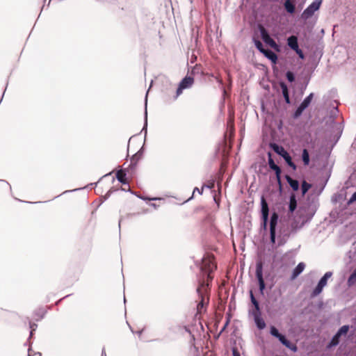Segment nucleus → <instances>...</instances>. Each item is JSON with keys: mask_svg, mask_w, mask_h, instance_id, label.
Here are the masks:
<instances>
[{"mask_svg": "<svg viewBox=\"0 0 356 356\" xmlns=\"http://www.w3.org/2000/svg\"><path fill=\"white\" fill-rule=\"evenodd\" d=\"M311 188L312 184L308 183L307 181L303 180L300 188L302 196H305Z\"/></svg>", "mask_w": 356, "mask_h": 356, "instance_id": "473e14b6", "label": "nucleus"}, {"mask_svg": "<svg viewBox=\"0 0 356 356\" xmlns=\"http://www.w3.org/2000/svg\"><path fill=\"white\" fill-rule=\"evenodd\" d=\"M143 332V329L140 330H138L136 333L140 337L142 333Z\"/></svg>", "mask_w": 356, "mask_h": 356, "instance_id": "052dcab7", "label": "nucleus"}, {"mask_svg": "<svg viewBox=\"0 0 356 356\" xmlns=\"http://www.w3.org/2000/svg\"><path fill=\"white\" fill-rule=\"evenodd\" d=\"M285 76L289 83H293L296 81V74L291 70H287L285 73Z\"/></svg>", "mask_w": 356, "mask_h": 356, "instance_id": "f704fd0d", "label": "nucleus"}, {"mask_svg": "<svg viewBox=\"0 0 356 356\" xmlns=\"http://www.w3.org/2000/svg\"><path fill=\"white\" fill-rule=\"evenodd\" d=\"M214 186H215L214 181H211L209 184H204L202 185L203 188H209V189H213L214 188Z\"/></svg>", "mask_w": 356, "mask_h": 356, "instance_id": "49530a36", "label": "nucleus"}, {"mask_svg": "<svg viewBox=\"0 0 356 356\" xmlns=\"http://www.w3.org/2000/svg\"><path fill=\"white\" fill-rule=\"evenodd\" d=\"M356 202V191L351 195L350 197L347 201V206H350L353 202Z\"/></svg>", "mask_w": 356, "mask_h": 356, "instance_id": "c03bdc74", "label": "nucleus"}, {"mask_svg": "<svg viewBox=\"0 0 356 356\" xmlns=\"http://www.w3.org/2000/svg\"><path fill=\"white\" fill-rule=\"evenodd\" d=\"M286 45L290 49L296 52L300 60L305 59V55L302 49L299 47L298 39L296 35H291L289 36L286 39Z\"/></svg>", "mask_w": 356, "mask_h": 356, "instance_id": "6e6552de", "label": "nucleus"}, {"mask_svg": "<svg viewBox=\"0 0 356 356\" xmlns=\"http://www.w3.org/2000/svg\"><path fill=\"white\" fill-rule=\"evenodd\" d=\"M183 329L184 330V331H185L186 332H187V333L190 334L192 336L193 339H195L194 335H193V334H192V333H191V332L190 329L188 328V327H187V326H186V325H183V327H182V330H183Z\"/></svg>", "mask_w": 356, "mask_h": 356, "instance_id": "603ef678", "label": "nucleus"}, {"mask_svg": "<svg viewBox=\"0 0 356 356\" xmlns=\"http://www.w3.org/2000/svg\"><path fill=\"white\" fill-rule=\"evenodd\" d=\"M261 54L273 64H275L278 60L277 54L268 48H266Z\"/></svg>", "mask_w": 356, "mask_h": 356, "instance_id": "412c9836", "label": "nucleus"}, {"mask_svg": "<svg viewBox=\"0 0 356 356\" xmlns=\"http://www.w3.org/2000/svg\"><path fill=\"white\" fill-rule=\"evenodd\" d=\"M284 159L286 165L291 168L293 171H296L297 170V165L293 161L292 157L290 155V154L286 151V152L284 153V154L281 157Z\"/></svg>", "mask_w": 356, "mask_h": 356, "instance_id": "4be33fe9", "label": "nucleus"}, {"mask_svg": "<svg viewBox=\"0 0 356 356\" xmlns=\"http://www.w3.org/2000/svg\"><path fill=\"white\" fill-rule=\"evenodd\" d=\"M342 198V195L339 193H334L331 197V201L332 203H337L340 199Z\"/></svg>", "mask_w": 356, "mask_h": 356, "instance_id": "37998d69", "label": "nucleus"}, {"mask_svg": "<svg viewBox=\"0 0 356 356\" xmlns=\"http://www.w3.org/2000/svg\"><path fill=\"white\" fill-rule=\"evenodd\" d=\"M268 146L275 154H277L280 157H282L287 151L282 145L275 142H270Z\"/></svg>", "mask_w": 356, "mask_h": 356, "instance_id": "6ab92c4d", "label": "nucleus"}, {"mask_svg": "<svg viewBox=\"0 0 356 356\" xmlns=\"http://www.w3.org/2000/svg\"><path fill=\"white\" fill-rule=\"evenodd\" d=\"M182 327H183V325L178 324L175 326L173 325V326L170 327L169 330H170V331H171L172 332H180L181 330H182Z\"/></svg>", "mask_w": 356, "mask_h": 356, "instance_id": "79ce46f5", "label": "nucleus"}, {"mask_svg": "<svg viewBox=\"0 0 356 356\" xmlns=\"http://www.w3.org/2000/svg\"><path fill=\"white\" fill-rule=\"evenodd\" d=\"M145 152L144 145L131 157V163L129 165L130 170H134L136 167L138 162L142 159Z\"/></svg>", "mask_w": 356, "mask_h": 356, "instance_id": "2eb2a0df", "label": "nucleus"}, {"mask_svg": "<svg viewBox=\"0 0 356 356\" xmlns=\"http://www.w3.org/2000/svg\"><path fill=\"white\" fill-rule=\"evenodd\" d=\"M305 264L304 262H300L298 265L293 269L291 275V280H294L296 279L305 270Z\"/></svg>", "mask_w": 356, "mask_h": 356, "instance_id": "aec40b11", "label": "nucleus"}, {"mask_svg": "<svg viewBox=\"0 0 356 356\" xmlns=\"http://www.w3.org/2000/svg\"><path fill=\"white\" fill-rule=\"evenodd\" d=\"M163 78V79L165 81V82L167 83H169L170 85L171 84V82H170V79L167 76H164Z\"/></svg>", "mask_w": 356, "mask_h": 356, "instance_id": "4d7b16f0", "label": "nucleus"}, {"mask_svg": "<svg viewBox=\"0 0 356 356\" xmlns=\"http://www.w3.org/2000/svg\"><path fill=\"white\" fill-rule=\"evenodd\" d=\"M350 328V325H343L341 326L327 343V348L331 349L337 346L341 341V337H346L348 335Z\"/></svg>", "mask_w": 356, "mask_h": 356, "instance_id": "20e7f679", "label": "nucleus"}, {"mask_svg": "<svg viewBox=\"0 0 356 356\" xmlns=\"http://www.w3.org/2000/svg\"><path fill=\"white\" fill-rule=\"evenodd\" d=\"M278 341L286 348L289 349L293 353L298 351V347L295 343H293L286 337L285 334L280 332L278 337H276Z\"/></svg>", "mask_w": 356, "mask_h": 356, "instance_id": "4468645a", "label": "nucleus"}, {"mask_svg": "<svg viewBox=\"0 0 356 356\" xmlns=\"http://www.w3.org/2000/svg\"><path fill=\"white\" fill-rule=\"evenodd\" d=\"M284 7L287 13L293 15L296 12V6L291 0H285Z\"/></svg>", "mask_w": 356, "mask_h": 356, "instance_id": "cd10ccee", "label": "nucleus"}, {"mask_svg": "<svg viewBox=\"0 0 356 356\" xmlns=\"http://www.w3.org/2000/svg\"><path fill=\"white\" fill-rule=\"evenodd\" d=\"M284 179L289 184V186L292 188L294 192H296L300 188L299 181L296 179H293L290 175H285Z\"/></svg>", "mask_w": 356, "mask_h": 356, "instance_id": "5701e85b", "label": "nucleus"}, {"mask_svg": "<svg viewBox=\"0 0 356 356\" xmlns=\"http://www.w3.org/2000/svg\"><path fill=\"white\" fill-rule=\"evenodd\" d=\"M97 183H90V184H88V185L87 186H86L85 188H87V187H88V186H97Z\"/></svg>", "mask_w": 356, "mask_h": 356, "instance_id": "680f3d73", "label": "nucleus"}, {"mask_svg": "<svg viewBox=\"0 0 356 356\" xmlns=\"http://www.w3.org/2000/svg\"><path fill=\"white\" fill-rule=\"evenodd\" d=\"M339 110L337 107L333 106L332 107L328 112V120L327 122H330L331 124H334L336 118L339 115Z\"/></svg>", "mask_w": 356, "mask_h": 356, "instance_id": "a878e982", "label": "nucleus"}, {"mask_svg": "<svg viewBox=\"0 0 356 356\" xmlns=\"http://www.w3.org/2000/svg\"><path fill=\"white\" fill-rule=\"evenodd\" d=\"M339 214H340V212L337 209H333L330 213V216L332 218H337L339 216Z\"/></svg>", "mask_w": 356, "mask_h": 356, "instance_id": "a18cd8bd", "label": "nucleus"}, {"mask_svg": "<svg viewBox=\"0 0 356 356\" xmlns=\"http://www.w3.org/2000/svg\"><path fill=\"white\" fill-rule=\"evenodd\" d=\"M0 181L6 183V184L9 186L10 189H11V186L8 181H6V180H1V179H0Z\"/></svg>", "mask_w": 356, "mask_h": 356, "instance_id": "0e129e2a", "label": "nucleus"}, {"mask_svg": "<svg viewBox=\"0 0 356 356\" xmlns=\"http://www.w3.org/2000/svg\"><path fill=\"white\" fill-rule=\"evenodd\" d=\"M322 1L323 0H314L303 10L301 14V18L304 20H307L312 17L315 12L320 9Z\"/></svg>", "mask_w": 356, "mask_h": 356, "instance_id": "9b49d317", "label": "nucleus"}, {"mask_svg": "<svg viewBox=\"0 0 356 356\" xmlns=\"http://www.w3.org/2000/svg\"><path fill=\"white\" fill-rule=\"evenodd\" d=\"M264 262L261 259H259L256 262V269H255V277L257 281L258 286H259V292L260 295L264 296V291L266 289V284L264 278Z\"/></svg>", "mask_w": 356, "mask_h": 356, "instance_id": "7ed1b4c3", "label": "nucleus"}, {"mask_svg": "<svg viewBox=\"0 0 356 356\" xmlns=\"http://www.w3.org/2000/svg\"><path fill=\"white\" fill-rule=\"evenodd\" d=\"M152 207H154V209H156L159 206L155 203H150L149 204Z\"/></svg>", "mask_w": 356, "mask_h": 356, "instance_id": "bf43d9fd", "label": "nucleus"}, {"mask_svg": "<svg viewBox=\"0 0 356 356\" xmlns=\"http://www.w3.org/2000/svg\"><path fill=\"white\" fill-rule=\"evenodd\" d=\"M150 88V87L149 88ZM149 89L147 90L145 97V111H144V123L143 127L142 128V130L140 132H144V143H145L147 134V95L149 92Z\"/></svg>", "mask_w": 356, "mask_h": 356, "instance_id": "f3484780", "label": "nucleus"}, {"mask_svg": "<svg viewBox=\"0 0 356 356\" xmlns=\"http://www.w3.org/2000/svg\"><path fill=\"white\" fill-rule=\"evenodd\" d=\"M112 173H113V171H111V172H108V173H106V175H104L103 177H102L101 178H99V181L101 179H102L104 177L111 175H112Z\"/></svg>", "mask_w": 356, "mask_h": 356, "instance_id": "6e6d98bb", "label": "nucleus"}, {"mask_svg": "<svg viewBox=\"0 0 356 356\" xmlns=\"http://www.w3.org/2000/svg\"><path fill=\"white\" fill-rule=\"evenodd\" d=\"M47 311L43 307H40L33 312V316L36 321L42 320L46 315Z\"/></svg>", "mask_w": 356, "mask_h": 356, "instance_id": "c85d7f7f", "label": "nucleus"}, {"mask_svg": "<svg viewBox=\"0 0 356 356\" xmlns=\"http://www.w3.org/2000/svg\"><path fill=\"white\" fill-rule=\"evenodd\" d=\"M70 296V294H69V295H66V296H65V297H63V298H60V300H58L57 301L56 304L58 305L59 302H60L63 300V299L69 297Z\"/></svg>", "mask_w": 356, "mask_h": 356, "instance_id": "13d9d810", "label": "nucleus"}, {"mask_svg": "<svg viewBox=\"0 0 356 356\" xmlns=\"http://www.w3.org/2000/svg\"><path fill=\"white\" fill-rule=\"evenodd\" d=\"M268 156V165L270 170L273 171L275 175V179L280 188H282V169L277 165L273 158V154L270 152L267 153Z\"/></svg>", "mask_w": 356, "mask_h": 356, "instance_id": "1a4fd4ad", "label": "nucleus"}, {"mask_svg": "<svg viewBox=\"0 0 356 356\" xmlns=\"http://www.w3.org/2000/svg\"><path fill=\"white\" fill-rule=\"evenodd\" d=\"M121 190H122V191H125V192H129V193H131V194H134V195L135 194V193H134V192H133V191H132L131 189H129V188L127 190V188H121Z\"/></svg>", "mask_w": 356, "mask_h": 356, "instance_id": "5fc2aeb1", "label": "nucleus"}, {"mask_svg": "<svg viewBox=\"0 0 356 356\" xmlns=\"http://www.w3.org/2000/svg\"><path fill=\"white\" fill-rule=\"evenodd\" d=\"M278 129H280L282 128V122H280V124L277 126Z\"/></svg>", "mask_w": 356, "mask_h": 356, "instance_id": "338daca9", "label": "nucleus"}, {"mask_svg": "<svg viewBox=\"0 0 356 356\" xmlns=\"http://www.w3.org/2000/svg\"><path fill=\"white\" fill-rule=\"evenodd\" d=\"M232 356H241V354L238 350V348L236 346H232Z\"/></svg>", "mask_w": 356, "mask_h": 356, "instance_id": "de8ad7c7", "label": "nucleus"}, {"mask_svg": "<svg viewBox=\"0 0 356 356\" xmlns=\"http://www.w3.org/2000/svg\"><path fill=\"white\" fill-rule=\"evenodd\" d=\"M309 78H306L305 79V81L300 83L299 89H300V92L301 95H302L304 93L305 90H306V88L309 84Z\"/></svg>", "mask_w": 356, "mask_h": 356, "instance_id": "e433bc0d", "label": "nucleus"}, {"mask_svg": "<svg viewBox=\"0 0 356 356\" xmlns=\"http://www.w3.org/2000/svg\"><path fill=\"white\" fill-rule=\"evenodd\" d=\"M289 236V233L282 234L281 233L277 236V243L275 248L284 245L286 242V238Z\"/></svg>", "mask_w": 356, "mask_h": 356, "instance_id": "2f4dec72", "label": "nucleus"}, {"mask_svg": "<svg viewBox=\"0 0 356 356\" xmlns=\"http://www.w3.org/2000/svg\"><path fill=\"white\" fill-rule=\"evenodd\" d=\"M279 220V215L276 212H273L270 219L268 218V223L270 225V231H277V226Z\"/></svg>", "mask_w": 356, "mask_h": 356, "instance_id": "b1692460", "label": "nucleus"}, {"mask_svg": "<svg viewBox=\"0 0 356 356\" xmlns=\"http://www.w3.org/2000/svg\"><path fill=\"white\" fill-rule=\"evenodd\" d=\"M260 35L264 42L273 49L275 51L280 52V46L275 42V40L270 36L269 32L263 27H259Z\"/></svg>", "mask_w": 356, "mask_h": 356, "instance_id": "9d476101", "label": "nucleus"}, {"mask_svg": "<svg viewBox=\"0 0 356 356\" xmlns=\"http://www.w3.org/2000/svg\"><path fill=\"white\" fill-rule=\"evenodd\" d=\"M333 273L332 271L326 272L318 281L317 284L313 289L310 293V298H314L319 296L327 284L328 280L332 276Z\"/></svg>", "mask_w": 356, "mask_h": 356, "instance_id": "39448f33", "label": "nucleus"}, {"mask_svg": "<svg viewBox=\"0 0 356 356\" xmlns=\"http://www.w3.org/2000/svg\"><path fill=\"white\" fill-rule=\"evenodd\" d=\"M314 97V93H309L297 106L296 110L293 112L291 117L293 119L296 120L301 117L303 112L311 105L312 99Z\"/></svg>", "mask_w": 356, "mask_h": 356, "instance_id": "423d86ee", "label": "nucleus"}, {"mask_svg": "<svg viewBox=\"0 0 356 356\" xmlns=\"http://www.w3.org/2000/svg\"><path fill=\"white\" fill-rule=\"evenodd\" d=\"M252 42L254 44L255 48L260 52L262 53L266 47L264 46L262 42L257 37H252Z\"/></svg>", "mask_w": 356, "mask_h": 356, "instance_id": "7c9ffc66", "label": "nucleus"}, {"mask_svg": "<svg viewBox=\"0 0 356 356\" xmlns=\"http://www.w3.org/2000/svg\"><path fill=\"white\" fill-rule=\"evenodd\" d=\"M203 191H204V188L202 186V188L200 189L198 188L197 187H195L194 189H193V194L197 191L198 192V193L200 195H202L203 193Z\"/></svg>", "mask_w": 356, "mask_h": 356, "instance_id": "864d4df0", "label": "nucleus"}, {"mask_svg": "<svg viewBox=\"0 0 356 356\" xmlns=\"http://www.w3.org/2000/svg\"><path fill=\"white\" fill-rule=\"evenodd\" d=\"M204 282H200L199 286L196 289V293L200 299L199 302L197 303V309H200L201 308H204L207 306V303L204 301V296L203 293L202 292L201 288L204 286Z\"/></svg>", "mask_w": 356, "mask_h": 356, "instance_id": "a211bd4d", "label": "nucleus"}, {"mask_svg": "<svg viewBox=\"0 0 356 356\" xmlns=\"http://www.w3.org/2000/svg\"><path fill=\"white\" fill-rule=\"evenodd\" d=\"M356 284V268L349 275L347 280V285L350 287Z\"/></svg>", "mask_w": 356, "mask_h": 356, "instance_id": "72a5a7b5", "label": "nucleus"}, {"mask_svg": "<svg viewBox=\"0 0 356 356\" xmlns=\"http://www.w3.org/2000/svg\"><path fill=\"white\" fill-rule=\"evenodd\" d=\"M114 191H115V190L113 189V188H111L110 190L108 191V192L104 196L101 197V198H102L101 204L102 202H104L105 200H106Z\"/></svg>", "mask_w": 356, "mask_h": 356, "instance_id": "a19ab883", "label": "nucleus"}, {"mask_svg": "<svg viewBox=\"0 0 356 356\" xmlns=\"http://www.w3.org/2000/svg\"><path fill=\"white\" fill-rule=\"evenodd\" d=\"M121 170H118L115 174V177L117 180L121 183L122 185H129L128 180L127 179V170H124V173H121Z\"/></svg>", "mask_w": 356, "mask_h": 356, "instance_id": "bb28decb", "label": "nucleus"}, {"mask_svg": "<svg viewBox=\"0 0 356 356\" xmlns=\"http://www.w3.org/2000/svg\"><path fill=\"white\" fill-rule=\"evenodd\" d=\"M269 207L268 203L261 198V232L266 234L268 231Z\"/></svg>", "mask_w": 356, "mask_h": 356, "instance_id": "0eeeda50", "label": "nucleus"}, {"mask_svg": "<svg viewBox=\"0 0 356 356\" xmlns=\"http://www.w3.org/2000/svg\"><path fill=\"white\" fill-rule=\"evenodd\" d=\"M208 266H209V270L206 269L204 266H200V271H201L202 273H206L207 271H209V272H212L213 270V268L211 267L210 264H208Z\"/></svg>", "mask_w": 356, "mask_h": 356, "instance_id": "09e8293b", "label": "nucleus"}, {"mask_svg": "<svg viewBox=\"0 0 356 356\" xmlns=\"http://www.w3.org/2000/svg\"><path fill=\"white\" fill-rule=\"evenodd\" d=\"M83 188H76V189H74V190H67V191H64V192L63 193V194L67 193H71V192H74V191H79V190H81V189H83ZM61 195H62V193H61V194H60V195H57V196H55V197H54V199H55V198H57V197H60Z\"/></svg>", "mask_w": 356, "mask_h": 356, "instance_id": "8fccbe9b", "label": "nucleus"}, {"mask_svg": "<svg viewBox=\"0 0 356 356\" xmlns=\"http://www.w3.org/2000/svg\"><path fill=\"white\" fill-rule=\"evenodd\" d=\"M194 81L195 79L193 76L188 75L185 76L178 84L175 99L181 95L184 90L191 88L193 86Z\"/></svg>", "mask_w": 356, "mask_h": 356, "instance_id": "f8f14e48", "label": "nucleus"}, {"mask_svg": "<svg viewBox=\"0 0 356 356\" xmlns=\"http://www.w3.org/2000/svg\"><path fill=\"white\" fill-rule=\"evenodd\" d=\"M230 318H231V315H229V314H227L226 321L224 323V325L221 328L220 332L218 333V336H220L221 334L225 330L227 327L229 325V324L230 323Z\"/></svg>", "mask_w": 356, "mask_h": 356, "instance_id": "58836bf2", "label": "nucleus"}, {"mask_svg": "<svg viewBox=\"0 0 356 356\" xmlns=\"http://www.w3.org/2000/svg\"><path fill=\"white\" fill-rule=\"evenodd\" d=\"M278 341L286 348L289 349L293 353L298 351V347L295 343H293L286 337L285 334L280 332L278 337H276Z\"/></svg>", "mask_w": 356, "mask_h": 356, "instance_id": "ddd939ff", "label": "nucleus"}, {"mask_svg": "<svg viewBox=\"0 0 356 356\" xmlns=\"http://www.w3.org/2000/svg\"><path fill=\"white\" fill-rule=\"evenodd\" d=\"M318 207L319 204L317 199L314 197L311 198L310 197H307L305 205L300 207L299 209V211H304V214H302V224L309 222L312 220Z\"/></svg>", "mask_w": 356, "mask_h": 356, "instance_id": "f03ea898", "label": "nucleus"}, {"mask_svg": "<svg viewBox=\"0 0 356 356\" xmlns=\"http://www.w3.org/2000/svg\"><path fill=\"white\" fill-rule=\"evenodd\" d=\"M36 354L38 355V356H42L41 353L39 352H38Z\"/></svg>", "mask_w": 356, "mask_h": 356, "instance_id": "774afa93", "label": "nucleus"}, {"mask_svg": "<svg viewBox=\"0 0 356 356\" xmlns=\"http://www.w3.org/2000/svg\"><path fill=\"white\" fill-rule=\"evenodd\" d=\"M278 85L281 88L282 94L284 102L286 104H291V100L290 98V90L287 84L282 79L278 81Z\"/></svg>", "mask_w": 356, "mask_h": 356, "instance_id": "dca6fc26", "label": "nucleus"}, {"mask_svg": "<svg viewBox=\"0 0 356 356\" xmlns=\"http://www.w3.org/2000/svg\"><path fill=\"white\" fill-rule=\"evenodd\" d=\"M38 327V325L35 323H33L29 321V328L32 330V331H35Z\"/></svg>", "mask_w": 356, "mask_h": 356, "instance_id": "3c124183", "label": "nucleus"}, {"mask_svg": "<svg viewBox=\"0 0 356 356\" xmlns=\"http://www.w3.org/2000/svg\"><path fill=\"white\" fill-rule=\"evenodd\" d=\"M269 333L272 337L276 338L280 334V332L275 325H270Z\"/></svg>", "mask_w": 356, "mask_h": 356, "instance_id": "4c0bfd02", "label": "nucleus"}, {"mask_svg": "<svg viewBox=\"0 0 356 356\" xmlns=\"http://www.w3.org/2000/svg\"><path fill=\"white\" fill-rule=\"evenodd\" d=\"M318 308H322L323 306V301H320L318 302Z\"/></svg>", "mask_w": 356, "mask_h": 356, "instance_id": "e2e57ef3", "label": "nucleus"}, {"mask_svg": "<svg viewBox=\"0 0 356 356\" xmlns=\"http://www.w3.org/2000/svg\"><path fill=\"white\" fill-rule=\"evenodd\" d=\"M34 332L35 331H32V330H30L29 338H31L33 336Z\"/></svg>", "mask_w": 356, "mask_h": 356, "instance_id": "69168bd1", "label": "nucleus"}, {"mask_svg": "<svg viewBox=\"0 0 356 356\" xmlns=\"http://www.w3.org/2000/svg\"><path fill=\"white\" fill-rule=\"evenodd\" d=\"M136 196H137L139 199L140 200H143L144 201H154V200H160L159 198L158 197H149L148 196H145V195H138L137 193H135L134 194Z\"/></svg>", "mask_w": 356, "mask_h": 356, "instance_id": "ea45409f", "label": "nucleus"}, {"mask_svg": "<svg viewBox=\"0 0 356 356\" xmlns=\"http://www.w3.org/2000/svg\"><path fill=\"white\" fill-rule=\"evenodd\" d=\"M250 305L248 309V315L252 316L257 329L262 330L266 327V323L261 316V308L259 300L255 298L252 289L249 291Z\"/></svg>", "mask_w": 356, "mask_h": 356, "instance_id": "f257e3e1", "label": "nucleus"}, {"mask_svg": "<svg viewBox=\"0 0 356 356\" xmlns=\"http://www.w3.org/2000/svg\"><path fill=\"white\" fill-rule=\"evenodd\" d=\"M276 237H277V231H270V242L273 247L275 248L276 245Z\"/></svg>", "mask_w": 356, "mask_h": 356, "instance_id": "c9c22d12", "label": "nucleus"}, {"mask_svg": "<svg viewBox=\"0 0 356 356\" xmlns=\"http://www.w3.org/2000/svg\"><path fill=\"white\" fill-rule=\"evenodd\" d=\"M301 160L305 166H308L310 163V155L307 149L303 148L301 153Z\"/></svg>", "mask_w": 356, "mask_h": 356, "instance_id": "c756f323", "label": "nucleus"}, {"mask_svg": "<svg viewBox=\"0 0 356 356\" xmlns=\"http://www.w3.org/2000/svg\"><path fill=\"white\" fill-rule=\"evenodd\" d=\"M289 213L293 214L297 208V200L295 193H291L289 202Z\"/></svg>", "mask_w": 356, "mask_h": 356, "instance_id": "393cba45", "label": "nucleus"}]
</instances>
